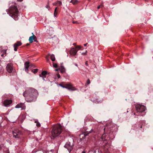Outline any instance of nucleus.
<instances>
[{"label":"nucleus","instance_id":"13","mask_svg":"<svg viewBox=\"0 0 153 153\" xmlns=\"http://www.w3.org/2000/svg\"><path fill=\"white\" fill-rule=\"evenodd\" d=\"M29 64V62H25L24 64L25 70L27 72L28 71V68L30 66Z\"/></svg>","mask_w":153,"mask_h":153},{"label":"nucleus","instance_id":"35","mask_svg":"<svg viewBox=\"0 0 153 153\" xmlns=\"http://www.w3.org/2000/svg\"><path fill=\"white\" fill-rule=\"evenodd\" d=\"M139 127H140V128H142V127H143V125H140V126H139Z\"/></svg>","mask_w":153,"mask_h":153},{"label":"nucleus","instance_id":"7","mask_svg":"<svg viewBox=\"0 0 153 153\" xmlns=\"http://www.w3.org/2000/svg\"><path fill=\"white\" fill-rule=\"evenodd\" d=\"M6 69L9 73L12 72L13 69V64L12 63L7 64L6 66Z\"/></svg>","mask_w":153,"mask_h":153},{"label":"nucleus","instance_id":"23","mask_svg":"<svg viewBox=\"0 0 153 153\" xmlns=\"http://www.w3.org/2000/svg\"><path fill=\"white\" fill-rule=\"evenodd\" d=\"M82 47L80 46H77L75 48L77 51L81 48Z\"/></svg>","mask_w":153,"mask_h":153},{"label":"nucleus","instance_id":"3","mask_svg":"<svg viewBox=\"0 0 153 153\" xmlns=\"http://www.w3.org/2000/svg\"><path fill=\"white\" fill-rule=\"evenodd\" d=\"M13 5L10 7L8 9V13L9 15L16 20V18L19 16V12L18 9L15 6V3H13Z\"/></svg>","mask_w":153,"mask_h":153},{"label":"nucleus","instance_id":"38","mask_svg":"<svg viewBox=\"0 0 153 153\" xmlns=\"http://www.w3.org/2000/svg\"><path fill=\"white\" fill-rule=\"evenodd\" d=\"M61 86L63 88H66V85L65 86H62V85H61Z\"/></svg>","mask_w":153,"mask_h":153},{"label":"nucleus","instance_id":"19","mask_svg":"<svg viewBox=\"0 0 153 153\" xmlns=\"http://www.w3.org/2000/svg\"><path fill=\"white\" fill-rule=\"evenodd\" d=\"M74 5L77 4L78 3V1L77 0H71L70 1Z\"/></svg>","mask_w":153,"mask_h":153},{"label":"nucleus","instance_id":"36","mask_svg":"<svg viewBox=\"0 0 153 153\" xmlns=\"http://www.w3.org/2000/svg\"><path fill=\"white\" fill-rule=\"evenodd\" d=\"M55 71H58L59 70V69H55Z\"/></svg>","mask_w":153,"mask_h":153},{"label":"nucleus","instance_id":"10","mask_svg":"<svg viewBox=\"0 0 153 153\" xmlns=\"http://www.w3.org/2000/svg\"><path fill=\"white\" fill-rule=\"evenodd\" d=\"M77 52V50L74 48H73L71 49L70 53L71 55L74 56L76 55Z\"/></svg>","mask_w":153,"mask_h":153},{"label":"nucleus","instance_id":"24","mask_svg":"<svg viewBox=\"0 0 153 153\" xmlns=\"http://www.w3.org/2000/svg\"><path fill=\"white\" fill-rule=\"evenodd\" d=\"M57 5L58 6H60L62 5V2L60 1H57Z\"/></svg>","mask_w":153,"mask_h":153},{"label":"nucleus","instance_id":"1","mask_svg":"<svg viewBox=\"0 0 153 153\" xmlns=\"http://www.w3.org/2000/svg\"><path fill=\"white\" fill-rule=\"evenodd\" d=\"M37 90L34 88H28L23 93V95L27 97V101L31 102L35 101L38 95Z\"/></svg>","mask_w":153,"mask_h":153},{"label":"nucleus","instance_id":"6","mask_svg":"<svg viewBox=\"0 0 153 153\" xmlns=\"http://www.w3.org/2000/svg\"><path fill=\"white\" fill-rule=\"evenodd\" d=\"M64 147L67 148L70 152L73 149V145H71L70 142H68L64 146Z\"/></svg>","mask_w":153,"mask_h":153},{"label":"nucleus","instance_id":"11","mask_svg":"<svg viewBox=\"0 0 153 153\" xmlns=\"http://www.w3.org/2000/svg\"><path fill=\"white\" fill-rule=\"evenodd\" d=\"M22 45L21 42L20 41H18L14 45V50L15 51H17V48L19 46H20Z\"/></svg>","mask_w":153,"mask_h":153},{"label":"nucleus","instance_id":"21","mask_svg":"<svg viewBox=\"0 0 153 153\" xmlns=\"http://www.w3.org/2000/svg\"><path fill=\"white\" fill-rule=\"evenodd\" d=\"M38 69H34L31 70V71L35 74L37 72Z\"/></svg>","mask_w":153,"mask_h":153},{"label":"nucleus","instance_id":"43","mask_svg":"<svg viewBox=\"0 0 153 153\" xmlns=\"http://www.w3.org/2000/svg\"><path fill=\"white\" fill-rule=\"evenodd\" d=\"M75 65L77 67L78 66L76 64H75Z\"/></svg>","mask_w":153,"mask_h":153},{"label":"nucleus","instance_id":"30","mask_svg":"<svg viewBox=\"0 0 153 153\" xmlns=\"http://www.w3.org/2000/svg\"><path fill=\"white\" fill-rule=\"evenodd\" d=\"M6 50H4V52L5 53H4V54H2V55H1V56H3L4 54H5V56H6Z\"/></svg>","mask_w":153,"mask_h":153},{"label":"nucleus","instance_id":"31","mask_svg":"<svg viewBox=\"0 0 153 153\" xmlns=\"http://www.w3.org/2000/svg\"><path fill=\"white\" fill-rule=\"evenodd\" d=\"M57 1L56 2H55L54 3H53V4L54 5H57Z\"/></svg>","mask_w":153,"mask_h":153},{"label":"nucleus","instance_id":"47","mask_svg":"<svg viewBox=\"0 0 153 153\" xmlns=\"http://www.w3.org/2000/svg\"><path fill=\"white\" fill-rule=\"evenodd\" d=\"M82 153H85V152H84V151H83L82 152Z\"/></svg>","mask_w":153,"mask_h":153},{"label":"nucleus","instance_id":"12","mask_svg":"<svg viewBox=\"0 0 153 153\" xmlns=\"http://www.w3.org/2000/svg\"><path fill=\"white\" fill-rule=\"evenodd\" d=\"M12 101L11 100H6L4 102V105L6 106L9 105V104L11 103Z\"/></svg>","mask_w":153,"mask_h":153},{"label":"nucleus","instance_id":"14","mask_svg":"<svg viewBox=\"0 0 153 153\" xmlns=\"http://www.w3.org/2000/svg\"><path fill=\"white\" fill-rule=\"evenodd\" d=\"M47 74V72L46 71H43L41 74L39 75L40 77H42V79L44 80H45V75Z\"/></svg>","mask_w":153,"mask_h":153},{"label":"nucleus","instance_id":"20","mask_svg":"<svg viewBox=\"0 0 153 153\" xmlns=\"http://www.w3.org/2000/svg\"><path fill=\"white\" fill-rule=\"evenodd\" d=\"M57 7H56L55 9L54 13V17H56L57 15L58 14V12L57 11Z\"/></svg>","mask_w":153,"mask_h":153},{"label":"nucleus","instance_id":"25","mask_svg":"<svg viewBox=\"0 0 153 153\" xmlns=\"http://www.w3.org/2000/svg\"><path fill=\"white\" fill-rule=\"evenodd\" d=\"M35 123H36V125L37 126H40V123H39L37 122L36 121H35Z\"/></svg>","mask_w":153,"mask_h":153},{"label":"nucleus","instance_id":"22","mask_svg":"<svg viewBox=\"0 0 153 153\" xmlns=\"http://www.w3.org/2000/svg\"><path fill=\"white\" fill-rule=\"evenodd\" d=\"M53 66L54 68H56L57 67V64L56 63L53 62Z\"/></svg>","mask_w":153,"mask_h":153},{"label":"nucleus","instance_id":"8","mask_svg":"<svg viewBox=\"0 0 153 153\" xmlns=\"http://www.w3.org/2000/svg\"><path fill=\"white\" fill-rule=\"evenodd\" d=\"M66 88L71 91H75L76 90V89L71 84H67L66 85Z\"/></svg>","mask_w":153,"mask_h":153},{"label":"nucleus","instance_id":"45","mask_svg":"<svg viewBox=\"0 0 153 153\" xmlns=\"http://www.w3.org/2000/svg\"><path fill=\"white\" fill-rule=\"evenodd\" d=\"M87 134H85V136H87Z\"/></svg>","mask_w":153,"mask_h":153},{"label":"nucleus","instance_id":"16","mask_svg":"<svg viewBox=\"0 0 153 153\" xmlns=\"http://www.w3.org/2000/svg\"><path fill=\"white\" fill-rule=\"evenodd\" d=\"M24 105L23 103H20L17 104L15 107L16 108H22Z\"/></svg>","mask_w":153,"mask_h":153},{"label":"nucleus","instance_id":"17","mask_svg":"<svg viewBox=\"0 0 153 153\" xmlns=\"http://www.w3.org/2000/svg\"><path fill=\"white\" fill-rule=\"evenodd\" d=\"M48 56L50 57L51 59V60L53 62L55 60V58L54 55L52 54H49Z\"/></svg>","mask_w":153,"mask_h":153},{"label":"nucleus","instance_id":"29","mask_svg":"<svg viewBox=\"0 0 153 153\" xmlns=\"http://www.w3.org/2000/svg\"><path fill=\"white\" fill-rule=\"evenodd\" d=\"M103 5L102 4H101L99 6L97 7V8L98 9H99L100 7H102Z\"/></svg>","mask_w":153,"mask_h":153},{"label":"nucleus","instance_id":"27","mask_svg":"<svg viewBox=\"0 0 153 153\" xmlns=\"http://www.w3.org/2000/svg\"><path fill=\"white\" fill-rule=\"evenodd\" d=\"M46 59L47 60V62H48L49 61V57L48 56H46Z\"/></svg>","mask_w":153,"mask_h":153},{"label":"nucleus","instance_id":"41","mask_svg":"<svg viewBox=\"0 0 153 153\" xmlns=\"http://www.w3.org/2000/svg\"><path fill=\"white\" fill-rule=\"evenodd\" d=\"M91 131H90L89 132V133H91V132H92V131H93V130H92V129H91Z\"/></svg>","mask_w":153,"mask_h":153},{"label":"nucleus","instance_id":"5","mask_svg":"<svg viewBox=\"0 0 153 153\" xmlns=\"http://www.w3.org/2000/svg\"><path fill=\"white\" fill-rule=\"evenodd\" d=\"M21 132L18 129L15 130L13 131V137L16 138H19Z\"/></svg>","mask_w":153,"mask_h":153},{"label":"nucleus","instance_id":"28","mask_svg":"<svg viewBox=\"0 0 153 153\" xmlns=\"http://www.w3.org/2000/svg\"><path fill=\"white\" fill-rule=\"evenodd\" d=\"M90 83V81L89 79H88L87 81V85L89 84Z\"/></svg>","mask_w":153,"mask_h":153},{"label":"nucleus","instance_id":"40","mask_svg":"<svg viewBox=\"0 0 153 153\" xmlns=\"http://www.w3.org/2000/svg\"><path fill=\"white\" fill-rule=\"evenodd\" d=\"M17 1H19L21 2L23 1V0H17Z\"/></svg>","mask_w":153,"mask_h":153},{"label":"nucleus","instance_id":"48","mask_svg":"<svg viewBox=\"0 0 153 153\" xmlns=\"http://www.w3.org/2000/svg\"><path fill=\"white\" fill-rule=\"evenodd\" d=\"M88 1H90L91 0H88Z\"/></svg>","mask_w":153,"mask_h":153},{"label":"nucleus","instance_id":"15","mask_svg":"<svg viewBox=\"0 0 153 153\" xmlns=\"http://www.w3.org/2000/svg\"><path fill=\"white\" fill-rule=\"evenodd\" d=\"M58 39L56 37H53L51 39V41L53 43H56L58 42Z\"/></svg>","mask_w":153,"mask_h":153},{"label":"nucleus","instance_id":"37","mask_svg":"<svg viewBox=\"0 0 153 153\" xmlns=\"http://www.w3.org/2000/svg\"><path fill=\"white\" fill-rule=\"evenodd\" d=\"M85 65L88 66V62H86L85 63Z\"/></svg>","mask_w":153,"mask_h":153},{"label":"nucleus","instance_id":"33","mask_svg":"<svg viewBox=\"0 0 153 153\" xmlns=\"http://www.w3.org/2000/svg\"><path fill=\"white\" fill-rule=\"evenodd\" d=\"M57 77H58V78H60V75L59 74H57Z\"/></svg>","mask_w":153,"mask_h":153},{"label":"nucleus","instance_id":"34","mask_svg":"<svg viewBox=\"0 0 153 153\" xmlns=\"http://www.w3.org/2000/svg\"><path fill=\"white\" fill-rule=\"evenodd\" d=\"M73 23H78L77 21L73 22Z\"/></svg>","mask_w":153,"mask_h":153},{"label":"nucleus","instance_id":"44","mask_svg":"<svg viewBox=\"0 0 153 153\" xmlns=\"http://www.w3.org/2000/svg\"><path fill=\"white\" fill-rule=\"evenodd\" d=\"M73 45H76V44L75 43H74L73 44Z\"/></svg>","mask_w":153,"mask_h":153},{"label":"nucleus","instance_id":"46","mask_svg":"<svg viewBox=\"0 0 153 153\" xmlns=\"http://www.w3.org/2000/svg\"><path fill=\"white\" fill-rule=\"evenodd\" d=\"M29 45V44L27 43V45Z\"/></svg>","mask_w":153,"mask_h":153},{"label":"nucleus","instance_id":"42","mask_svg":"<svg viewBox=\"0 0 153 153\" xmlns=\"http://www.w3.org/2000/svg\"><path fill=\"white\" fill-rule=\"evenodd\" d=\"M7 153H9V151L8 150L7 151Z\"/></svg>","mask_w":153,"mask_h":153},{"label":"nucleus","instance_id":"32","mask_svg":"<svg viewBox=\"0 0 153 153\" xmlns=\"http://www.w3.org/2000/svg\"><path fill=\"white\" fill-rule=\"evenodd\" d=\"M86 53H87V51H86L85 52L82 53V55H85L86 54Z\"/></svg>","mask_w":153,"mask_h":153},{"label":"nucleus","instance_id":"4","mask_svg":"<svg viewBox=\"0 0 153 153\" xmlns=\"http://www.w3.org/2000/svg\"><path fill=\"white\" fill-rule=\"evenodd\" d=\"M137 112H134V115L142 116V113L144 112L146 110V107L141 104H138L135 106Z\"/></svg>","mask_w":153,"mask_h":153},{"label":"nucleus","instance_id":"9","mask_svg":"<svg viewBox=\"0 0 153 153\" xmlns=\"http://www.w3.org/2000/svg\"><path fill=\"white\" fill-rule=\"evenodd\" d=\"M32 33L33 34V35L30 36L29 39V40L30 43H32L33 42V40H34L35 42H36V40L37 39L36 37L33 34V33Z\"/></svg>","mask_w":153,"mask_h":153},{"label":"nucleus","instance_id":"26","mask_svg":"<svg viewBox=\"0 0 153 153\" xmlns=\"http://www.w3.org/2000/svg\"><path fill=\"white\" fill-rule=\"evenodd\" d=\"M46 8L48 9V10H49V8H50V6L49 5V3L48 2V4L46 6Z\"/></svg>","mask_w":153,"mask_h":153},{"label":"nucleus","instance_id":"18","mask_svg":"<svg viewBox=\"0 0 153 153\" xmlns=\"http://www.w3.org/2000/svg\"><path fill=\"white\" fill-rule=\"evenodd\" d=\"M59 70L62 73H64L65 72V68L63 66H61L60 68H59Z\"/></svg>","mask_w":153,"mask_h":153},{"label":"nucleus","instance_id":"39","mask_svg":"<svg viewBox=\"0 0 153 153\" xmlns=\"http://www.w3.org/2000/svg\"><path fill=\"white\" fill-rule=\"evenodd\" d=\"M87 43H86V44H84V45L85 46H87Z\"/></svg>","mask_w":153,"mask_h":153},{"label":"nucleus","instance_id":"2","mask_svg":"<svg viewBox=\"0 0 153 153\" xmlns=\"http://www.w3.org/2000/svg\"><path fill=\"white\" fill-rule=\"evenodd\" d=\"M62 131V126L59 124L55 125L51 131V138L54 139L58 136Z\"/></svg>","mask_w":153,"mask_h":153}]
</instances>
